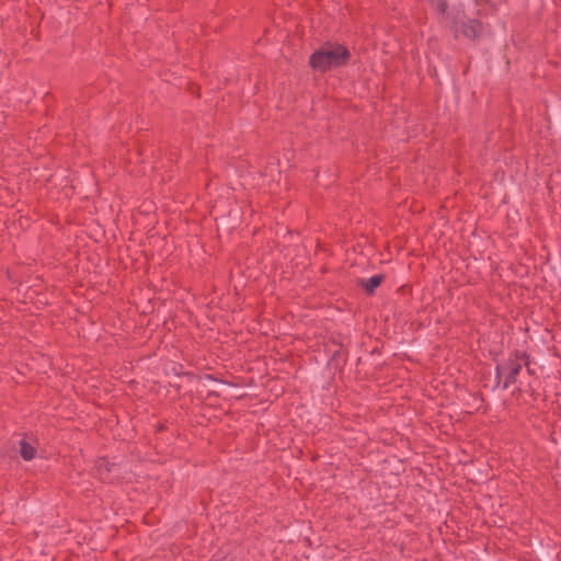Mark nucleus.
<instances>
[{
  "instance_id": "obj_1",
  "label": "nucleus",
  "mask_w": 561,
  "mask_h": 561,
  "mask_svg": "<svg viewBox=\"0 0 561 561\" xmlns=\"http://www.w3.org/2000/svg\"><path fill=\"white\" fill-rule=\"evenodd\" d=\"M348 51L340 45L325 46L316 51L310 58V65L319 71H327L343 65L348 58Z\"/></svg>"
},
{
  "instance_id": "obj_2",
  "label": "nucleus",
  "mask_w": 561,
  "mask_h": 561,
  "mask_svg": "<svg viewBox=\"0 0 561 561\" xmlns=\"http://www.w3.org/2000/svg\"><path fill=\"white\" fill-rule=\"evenodd\" d=\"M20 453L24 460H31L35 456V448L26 440H21Z\"/></svg>"
},
{
  "instance_id": "obj_3",
  "label": "nucleus",
  "mask_w": 561,
  "mask_h": 561,
  "mask_svg": "<svg viewBox=\"0 0 561 561\" xmlns=\"http://www.w3.org/2000/svg\"><path fill=\"white\" fill-rule=\"evenodd\" d=\"M479 32V24L474 21H470L468 26H463L462 33L470 38H474Z\"/></svg>"
},
{
  "instance_id": "obj_4",
  "label": "nucleus",
  "mask_w": 561,
  "mask_h": 561,
  "mask_svg": "<svg viewBox=\"0 0 561 561\" xmlns=\"http://www.w3.org/2000/svg\"><path fill=\"white\" fill-rule=\"evenodd\" d=\"M381 280V275H375L365 282V288L367 289V291L371 293L380 285Z\"/></svg>"
},
{
  "instance_id": "obj_5",
  "label": "nucleus",
  "mask_w": 561,
  "mask_h": 561,
  "mask_svg": "<svg viewBox=\"0 0 561 561\" xmlns=\"http://www.w3.org/2000/svg\"><path fill=\"white\" fill-rule=\"evenodd\" d=\"M518 371H519V366H513L511 368V371L508 375L510 380H513L515 378V376L518 374Z\"/></svg>"
},
{
  "instance_id": "obj_6",
  "label": "nucleus",
  "mask_w": 561,
  "mask_h": 561,
  "mask_svg": "<svg viewBox=\"0 0 561 561\" xmlns=\"http://www.w3.org/2000/svg\"><path fill=\"white\" fill-rule=\"evenodd\" d=\"M437 7H438L442 11H444V10H445V3H444V1H443V0H437Z\"/></svg>"
}]
</instances>
